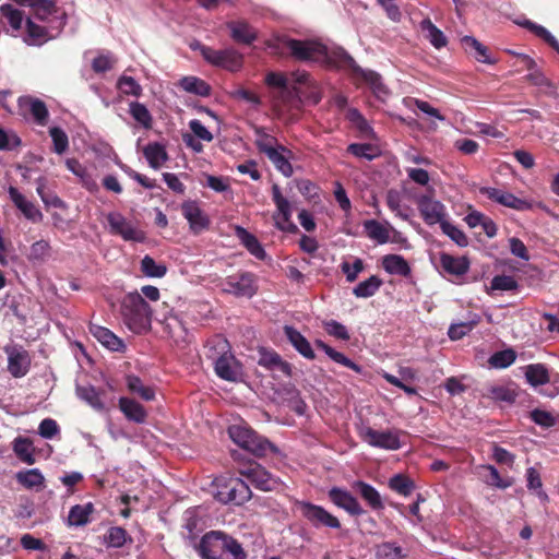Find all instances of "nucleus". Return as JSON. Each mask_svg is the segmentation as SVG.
Here are the masks:
<instances>
[{
  "label": "nucleus",
  "mask_w": 559,
  "mask_h": 559,
  "mask_svg": "<svg viewBox=\"0 0 559 559\" xmlns=\"http://www.w3.org/2000/svg\"><path fill=\"white\" fill-rule=\"evenodd\" d=\"M285 47L292 56L301 61H311L325 64L330 68L348 70L355 76L356 69L360 68L343 48H329L316 40H298L287 38Z\"/></svg>",
  "instance_id": "nucleus-1"
},
{
  "label": "nucleus",
  "mask_w": 559,
  "mask_h": 559,
  "mask_svg": "<svg viewBox=\"0 0 559 559\" xmlns=\"http://www.w3.org/2000/svg\"><path fill=\"white\" fill-rule=\"evenodd\" d=\"M198 551L202 559H246V554L236 539L216 531L202 537Z\"/></svg>",
  "instance_id": "nucleus-2"
},
{
  "label": "nucleus",
  "mask_w": 559,
  "mask_h": 559,
  "mask_svg": "<svg viewBox=\"0 0 559 559\" xmlns=\"http://www.w3.org/2000/svg\"><path fill=\"white\" fill-rule=\"evenodd\" d=\"M123 324L133 333L142 334L151 329L152 310L136 292L129 293L120 301Z\"/></svg>",
  "instance_id": "nucleus-3"
},
{
  "label": "nucleus",
  "mask_w": 559,
  "mask_h": 559,
  "mask_svg": "<svg viewBox=\"0 0 559 559\" xmlns=\"http://www.w3.org/2000/svg\"><path fill=\"white\" fill-rule=\"evenodd\" d=\"M229 345L225 338L215 341L211 347L209 357L214 360L215 373L223 380L237 382L242 376L241 366L228 349Z\"/></svg>",
  "instance_id": "nucleus-4"
},
{
  "label": "nucleus",
  "mask_w": 559,
  "mask_h": 559,
  "mask_svg": "<svg viewBox=\"0 0 559 559\" xmlns=\"http://www.w3.org/2000/svg\"><path fill=\"white\" fill-rule=\"evenodd\" d=\"M228 435L236 444L254 456L262 457L274 451V447L269 440L247 426L233 425L228 428Z\"/></svg>",
  "instance_id": "nucleus-5"
},
{
  "label": "nucleus",
  "mask_w": 559,
  "mask_h": 559,
  "mask_svg": "<svg viewBox=\"0 0 559 559\" xmlns=\"http://www.w3.org/2000/svg\"><path fill=\"white\" fill-rule=\"evenodd\" d=\"M214 485L216 487L214 497L222 503L231 502L241 506L252 497L248 483L240 478L219 477L215 479Z\"/></svg>",
  "instance_id": "nucleus-6"
},
{
  "label": "nucleus",
  "mask_w": 559,
  "mask_h": 559,
  "mask_svg": "<svg viewBox=\"0 0 559 559\" xmlns=\"http://www.w3.org/2000/svg\"><path fill=\"white\" fill-rule=\"evenodd\" d=\"M300 514L316 528H340L341 522L323 507L300 501L297 503Z\"/></svg>",
  "instance_id": "nucleus-7"
},
{
  "label": "nucleus",
  "mask_w": 559,
  "mask_h": 559,
  "mask_svg": "<svg viewBox=\"0 0 559 559\" xmlns=\"http://www.w3.org/2000/svg\"><path fill=\"white\" fill-rule=\"evenodd\" d=\"M107 222L110 233L120 236L126 241L143 242L145 240L144 231L119 212L108 213Z\"/></svg>",
  "instance_id": "nucleus-8"
},
{
  "label": "nucleus",
  "mask_w": 559,
  "mask_h": 559,
  "mask_svg": "<svg viewBox=\"0 0 559 559\" xmlns=\"http://www.w3.org/2000/svg\"><path fill=\"white\" fill-rule=\"evenodd\" d=\"M272 200L276 205V213L273 215L275 227L282 231L295 233L297 226L292 222L293 209L290 202L282 194L277 185L272 187Z\"/></svg>",
  "instance_id": "nucleus-9"
},
{
  "label": "nucleus",
  "mask_w": 559,
  "mask_h": 559,
  "mask_svg": "<svg viewBox=\"0 0 559 559\" xmlns=\"http://www.w3.org/2000/svg\"><path fill=\"white\" fill-rule=\"evenodd\" d=\"M239 474L247 478L257 489L263 491L275 490L280 485L278 479L258 463H248L240 467Z\"/></svg>",
  "instance_id": "nucleus-10"
},
{
  "label": "nucleus",
  "mask_w": 559,
  "mask_h": 559,
  "mask_svg": "<svg viewBox=\"0 0 559 559\" xmlns=\"http://www.w3.org/2000/svg\"><path fill=\"white\" fill-rule=\"evenodd\" d=\"M201 55L211 64L229 71H237L242 64V56L231 48L215 50L207 46H201Z\"/></svg>",
  "instance_id": "nucleus-11"
},
{
  "label": "nucleus",
  "mask_w": 559,
  "mask_h": 559,
  "mask_svg": "<svg viewBox=\"0 0 559 559\" xmlns=\"http://www.w3.org/2000/svg\"><path fill=\"white\" fill-rule=\"evenodd\" d=\"M359 436L362 441L374 448L391 451L401 448L399 433L393 430L379 431L371 427H362L359 431Z\"/></svg>",
  "instance_id": "nucleus-12"
},
{
  "label": "nucleus",
  "mask_w": 559,
  "mask_h": 559,
  "mask_svg": "<svg viewBox=\"0 0 559 559\" xmlns=\"http://www.w3.org/2000/svg\"><path fill=\"white\" fill-rule=\"evenodd\" d=\"M222 289L238 297L250 298L257 293L255 277L249 272L228 276L222 282Z\"/></svg>",
  "instance_id": "nucleus-13"
},
{
  "label": "nucleus",
  "mask_w": 559,
  "mask_h": 559,
  "mask_svg": "<svg viewBox=\"0 0 559 559\" xmlns=\"http://www.w3.org/2000/svg\"><path fill=\"white\" fill-rule=\"evenodd\" d=\"M419 213L424 222L428 225L442 224L445 222L447 215L445 206L438 200H435L428 194L419 195L416 199Z\"/></svg>",
  "instance_id": "nucleus-14"
},
{
  "label": "nucleus",
  "mask_w": 559,
  "mask_h": 559,
  "mask_svg": "<svg viewBox=\"0 0 559 559\" xmlns=\"http://www.w3.org/2000/svg\"><path fill=\"white\" fill-rule=\"evenodd\" d=\"M8 355V370L14 378L24 377L31 366L28 353L21 346H7L4 348Z\"/></svg>",
  "instance_id": "nucleus-15"
},
{
  "label": "nucleus",
  "mask_w": 559,
  "mask_h": 559,
  "mask_svg": "<svg viewBox=\"0 0 559 559\" xmlns=\"http://www.w3.org/2000/svg\"><path fill=\"white\" fill-rule=\"evenodd\" d=\"M480 193L497 203L518 211L531 209V204L514 194L492 187L480 188Z\"/></svg>",
  "instance_id": "nucleus-16"
},
{
  "label": "nucleus",
  "mask_w": 559,
  "mask_h": 559,
  "mask_svg": "<svg viewBox=\"0 0 559 559\" xmlns=\"http://www.w3.org/2000/svg\"><path fill=\"white\" fill-rule=\"evenodd\" d=\"M328 496L336 507L344 509L350 515L358 516L365 513L358 500L345 489L333 487L329 490Z\"/></svg>",
  "instance_id": "nucleus-17"
},
{
  "label": "nucleus",
  "mask_w": 559,
  "mask_h": 559,
  "mask_svg": "<svg viewBox=\"0 0 559 559\" xmlns=\"http://www.w3.org/2000/svg\"><path fill=\"white\" fill-rule=\"evenodd\" d=\"M17 105L21 114H29L37 124L45 126L47 123L49 114L43 100L31 96H22L19 98Z\"/></svg>",
  "instance_id": "nucleus-18"
},
{
  "label": "nucleus",
  "mask_w": 559,
  "mask_h": 559,
  "mask_svg": "<svg viewBox=\"0 0 559 559\" xmlns=\"http://www.w3.org/2000/svg\"><path fill=\"white\" fill-rule=\"evenodd\" d=\"M182 215L189 222L193 233L199 234L210 225L209 217L200 209L197 202L189 201L182 204Z\"/></svg>",
  "instance_id": "nucleus-19"
},
{
  "label": "nucleus",
  "mask_w": 559,
  "mask_h": 559,
  "mask_svg": "<svg viewBox=\"0 0 559 559\" xmlns=\"http://www.w3.org/2000/svg\"><path fill=\"white\" fill-rule=\"evenodd\" d=\"M9 195L14 205L23 213V215L33 223H39L43 219L41 212L37 206L28 201L16 188H9Z\"/></svg>",
  "instance_id": "nucleus-20"
},
{
  "label": "nucleus",
  "mask_w": 559,
  "mask_h": 559,
  "mask_svg": "<svg viewBox=\"0 0 559 559\" xmlns=\"http://www.w3.org/2000/svg\"><path fill=\"white\" fill-rule=\"evenodd\" d=\"M354 78L368 84V86L371 88L372 93L377 98L383 100L385 97H388L389 90L382 82V79L379 73L372 70L357 68Z\"/></svg>",
  "instance_id": "nucleus-21"
},
{
  "label": "nucleus",
  "mask_w": 559,
  "mask_h": 559,
  "mask_svg": "<svg viewBox=\"0 0 559 559\" xmlns=\"http://www.w3.org/2000/svg\"><path fill=\"white\" fill-rule=\"evenodd\" d=\"M90 332L102 345L110 350L123 352L126 348L123 341L107 328L92 323L90 324Z\"/></svg>",
  "instance_id": "nucleus-22"
},
{
  "label": "nucleus",
  "mask_w": 559,
  "mask_h": 559,
  "mask_svg": "<svg viewBox=\"0 0 559 559\" xmlns=\"http://www.w3.org/2000/svg\"><path fill=\"white\" fill-rule=\"evenodd\" d=\"M301 91L298 86H284L274 95L275 105L284 109H298L301 106Z\"/></svg>",
  "instance_id": "nucleus-23"
},
{
  "label": "nucleus",
  "mask_w": 559,
  "mask_h": 559,
  "mask_svg": "<svg viewBox=\"0 0 559 559\" xmlns=\"http://www.w3.org/2000/svg\"><path fill=\"white\" fill-rule=\"evenodd\" d=\"M235 235L241 245L257 259L264 260L266 252L258 238L241 226L235 227Z\"/></svg>",
  "instance_id": "nucleus-24"
},
{
  "label": "nucleus",
  "mask_w": 559,
  "mask_h": 559,
  "mask_svg": "<svg viewBox=\"0 0 559 559\" xmlns=\"http://www.w3.org/2000/svg\"><path fill=\"white\" fill-rule=\"evenodd\" d=\"M284 333L293 347L305 358L314 359V352L309 341L295 328L286 325Z\"/></svg>",
  "instance_id": "nucleus-25"
},
{
  "label": "nucleus",
  "mask_w": 559,
  "mask_h": 559,
  "mask_svg": "<svg viewBox=\"0 0 559 559\" xmlns=\"http://www.w3.org/2000/svg\"><path fill=\"white\" fill-rule=\"evenodd\" d=\"M227 27L231 38L237 43L250 45L257 39V32L246 21H230Z\"/></svg>",
  "instance_id": "nucleus-26"
},
{
  "label": "nucleus",
  "mask_w": 559,
  "mask_h": 559,
  "mask_svg": "<svg viewBox=\"0 0 559 559\" xmlns=\"http://www.w3.org/2000/svg\"><path fill=\"white\" fill-rule=\"evenodd\" d=\"M353 488L360 495V497L368 503L372 510H382L384 504L382 502L379 491L371 485L358 480L353 484Z\"/></svg>",
  "instance_id": "nucleus-27"
},
{
  "label": "nucleus",
  "mask_w": 559,
  "mask_h": 559,
  "mask_svg": "<svg viewBox=\"0 0 559 559\" xmlns=\"http://www.w3.org/2000/svg\"><path fill=\"white\" fill-rule=\"evenodd\" d=\"M382 267L385 272L393 275L407 277L411 275L408 262L400 254H386L382 258Z\"/></svg>",
  "instance_id": "nucleus-28"
},
{
  "label": "nucleus",
  "mask_w": 559,
  "mask_h": 559,
  "mask_svg": "<svg viewBox=\"0 0 559 559\" xmlns=\"http://www.w3.org/2000/svg\"><path fill=\"white\" fill-rule=\"evenodd\" d=\"M119 408L123 413V415L131 421L142 424L146 419V411L140 403L135 402L134 400L128 397H120Z\"/></svg>",
  "instance_id": "nucleus-29"
},
{
  "label": "nucleus",
  "mask_w": 559,
  "mask_h": 559,
  "mask_svg": "<svg viewBox=\"0 0 559 559\" xmlns=\"http://www.w3.org/2000/svg\"><path fill=\"white\" fill-rule=\"evenodd\" d=\"M24 41L32 46H41L50 39L48 31L40 25L35 24L29 17L25 20Z\"/></svg>",
  "instance_id": "nucleus-30"
},
{
  "label": "nucleus",
  "mask_w": 559,
  "mask_h": 559,
  "mask_svg": "<svg viewBox=\"0 0 559 559\" xmlns=\"http://www.w3.org/2000/svg\"><path fill=\"white\" fill-rule=\"evenodd\" d=\"M440 265L444 272L456 276L464 275L469 269V262L466 258H457L448 253L440 255Z\"/></svg>",
  "instance_id": "nucleus-31"
},
{
  "label": "nucleus",
  "mask_w": 559,
  "mask_h": 559,
  "mask_svg": "<svg viewBox=\"0 0 559 559\" xmlns=\"http://www.w3.org/2000/svg\"><path fill=\"white\" fill-rule=\"evenodd\" d=\"M364 228L371 240H374L380 245L390 241V229H392L390 224L386 223V225H384L376 219H368L364 222Z\"/></svg>",
  "instance_id": "nucleus-32"
},
{
  "label": "nucleus",
  "mask_w": 559,
  "mask_h": 559,
  "mask_svg": "<svg viewBox=\"0 0 559 559\" xmlns=\"http://www.w3.org/2000/svg\"><path fill=\"white\" fill-rule=\"evenodd\" d=\"M163 324L164 331L176 344L186 342L187 329L177 316L166 317Z\"/></svg>",
  "instance_id": "nucleus-33"
},
{
  "label": "nucleus",
  "mask_w": 559,
  "mask_h": 559,
  "mask_svg": "<svg viewBox=\"0 0 559 559\" xmlns=\"http://www.w3.org/2000/svg\"><path fill=\"white\" fill-rule=\"evenodd\" d=\"M75 392L80 400L87 403L95 411L102 412L105 409L100 393L93 385H76Z\"/></svg>",
  "instance_id": "nucleus-34"
},
{
  "label": "nucleus",
  "mask_w": 559,
  "mask_h": 559,
  "mask_svg": "<svg viewBox=\"0 0 559 559\" xmlns=\"http://www.w3.org/2000/svg\"><path fill=\"white\" fill-rule=\"evenodd\" d=\"M94 511L93 503L76 504L70 509L68 523L71 526H83L88 523L90 515Z\"/></svg>",
  "instance_id": "nucleus-35"
},
{
  "label": "nucleus",
  "mask_w": 559,
  "mask_h": 559,
  "mask_svg": "<svg viewBox=\"0 0 559 559\" xmlns=\"http://www.w3.org/2000/svg\"><path fill=\"white\" fill-rule=\"evenodd\" d=\"M420 28L425 33V37L435 48L440 49L447 46L448 40L443 32L440 31L429 19L421 21Z\"/></svg>",
  "instance_id": "nucleus-36"
},
{
  "label": "nucleus",
  "mask_w": 559,
  "mask_h": 559,
  "mask_svg": "<svg viewBox=\"0 0 559 559\" xmlns=\"http://www.w3.org/2000/svg\"><path fill=\"white\" fill-rule=\"evenodd\" d=\"M179 86L188 93L202 97L209 96L211 93L210 85L197 76H183L179 81Z\"/></svg>",
  "instance_id": "nucleus-37"
},
{
  "label": "nucleus",
  "mask_w": 559,
  "mask_h": 559,
  "mask_svg": "<svg viewBox=\"0 0 559 559\" xmlns=\"http://www.w3.org/2000/svg\"><path fill=\"white\" fill-rule=\"evenodd\" d=\"M143 153L150 166L154 169H158L168 159L165 147L159 143L147 144Z\"/></svg>",
  "instance_id": "nucleus-38"
},
{
  "label": "nucleus",
  "mask_w": 559,
  "mask_h": 559,
  "mask_svg": "<svg viewBox=\"0 0 559 559\" xmlns=\"http://www.w3.org/2000/svg\"><path fill=\"white\" fill-rule=\"evenodd\" d=\"M316 346L322 349L333 361L343 365L357 373L361 372L362 368L359 365L347 358L344 354L335 350L324 342L318 340L316 341Z\"/></svg>",
  "instance_id": "nucleus-39"
},
{
  "label": "nucleus",
  "mask_w": 559,
  "mask_h": 559,
  "mask_svg": "<svg viewBox=\"0 0 559 559\" xmlns=\"http://www.w3.org/2000/svg\"><path fill=\"white\" fill-rule=\"evenodd\" d=\"M525 378L533 386L543 385L549 382L547 368L542 364L528 365L525 370Z\"/></svg>",
  "instance_id": "nucleus-40"
},
{
  "label": "nucleus",
  "mask_w": 559,
  "mask_h": 559,
  "mask_svg": "<svg viewBox=\"0 0 559 559\" xmlns=\"http://www.w3.org/2000/svg\"><path fill=\"white\" fill-rule=\"evenodd\" d=\"M0 12L13 31H21L23 28L26 19H24L21 10L5 3L0 7Z\"/></svg>",
  "instance_id": "nucleus-41"
},
{
  "label": "nucleus",
  "mask_w": 559,
  "mask_h": 559,
  "mask_svg": "<svg viewBox=\"0 0 559 559\" xmlns=\"http://www.w3.org/2000/svg\"><path fill=\"white\" fill-rule=\"evenodd\" d=\"M284 152H286V148L283 145H278V148L266 157L283 176L288 178L293 175L294 170L292 164L284 155Z\"/></svg>",
  "instance_id": "nucleus-42"
},
{
  "label": "nucleus",
  "mask_w": 559,
  "mask_h": 559,
  "mask_svg": "<svg viewBox=\"0 0 559 559\" xmlns=\"http://www.w3.org/2000/svg\"><path fill=\"white\" fill-rule=\"evenodd\" d=\"M382 285V280L377 275L370 276L368 280L359 283L354 287L353 294L357 298H369L373 296Z\"/></svg>",
  "instance_id": "nucleus-43"
},
{
  "label": "nucleus",
  "mask_w": 559,
  "mask_h": 559,
  "mask_svg": "<svg viewBox=\"0 0 559 559\" xmlns=\"http://www.w3.org/2000/svg\"><path fill=\"white\" fill-rule=\"evenodd\" d=\"M377 559H404L406 552L394 542H384L377 546Z\"/></svg>",
  "instance_id": "nucleus-44"
},
{
  "label": "nucleus",
  "mask_w": 559,
  "mask_h": 559,
  "mask_svg": "<svg viewBox=\"0 0 559 559\" xmlns=\"http://www.w3.org/2000/svg\"><path fill=\"white\" fill-rule=\"evenodd\" d=\"M486 395L491 400L510 404L513 403L516 399V393L514 390L502 384L489 385L486 389Z\"/></svg>",
  "instance_id": "nucleus-45"
},
{
  "label": "nucleus",
  "mask_w": 559,
  "mask_h": 559,
  "mask_svg": "<svg viewBox=\"0 0 559 559\" xmlns=\"http://www.w3.org/2000/svg\"><path fill=\"white\" fill-rule=\"evenodd\" d=\"M13 451L22 462L26 464L35 462L32 442L27 438L17 437L13 442Z\"/></svg>",
  "instance_id": "nucleus-46"
},
{
  "label": "nucleus",
  "mask_w": 559,
  "mask_h": 559,
  "mask_svg": "<svg viewBox=\"0 0 559 559\" xmlns=\"http://www.w3.org/2000/svg\"><path fill=\"white\" fill-rule=\"evenodd\" d=\"M127 386L132 393L138 394L144 401H152L155 397L153 388L144 385L136 376L127 377Z\"/></svg>",
  "instance_id": "nucleus-47"
},
{
  "label": "nucleus",
  "mask_w": 559,
  "mask_h": 559,
  "mask_svg": "<svg viewBox=\"0 0 559 559\" xmlns=\"http://www.w3.org/2000/svg\"><path fill=\"white\" fill-rule=\"evenodd\" d=\"M389 487L399 495L407 497L415 489V484L409 477L396 474L390 478Z\"/></svg>",
  "instance_id": "nucleus-48"
},
{
  "label": "nucleus",
  "mask_w": 559,
  "mask_h": 559,
  "mask_svg": "<svg viewBox=\"0 0 559 559\" xmlns=\"http://www.w3.org/2000/svg\"><path fill=\"white\" fill-rule=\"evenodd\" d=\"M16 479L21 485L28 489L40 487L45 480L43 474L37 468L19 472L16 474Z\"/></svg>",
  "instance_id": "nucleus-49"
},
{
  "label": "nucleus",
  "mask_w": 559,
  "mask_h": 559,
  "mask_svg": "<svg viewBox=\"0 0 559 559\" xmlns=\"http://www.w3.org/2000/svg\"><path fill=\"white\" fill-rule=\"evenodd\" d=\"M257 139L255 144L261 153H263L265 156L270 155L272 152L278 148L277 140L265 133L261 129L255 130Z\"/></svg>",
  "instance_id": "nucleus-50"
},
{
  "label": "nucleus",
  "mask_w": 559,
  "mask_h": 559,
  "mask_svg": "<svg viewBox=\"0 0 559 559\" xmlns=\"http://www.w3.org/2000/svg\"><path fill=\"white\" fill-rule=\"evenodd\" d=\"M141 271L148 277H163L167 267L164 264L156 263L152 257L145 255L141 261Z\"/></svg>",
  "instance_id": "nucleus-51"
},
{
  "label": "nucleus",
  "mask_w": 559,
  "mask_h": 559,
  "mask_svg": "<svg viewBox=\"0 0 559 559\" xmlns=\"http://www.w3.org/2000/svg\"><path fill=\"white\" fill-rule=\"evenodd\" d=\"M105 540L110 547L120 548L127 540L131 542L127 531L120 526L110 527L105 536Z\"/></svg>",
  "instance_id": "nucleus-52"
},
{
  "label": "nucleus",
  "mask_w": 559,
  "mask_h": 559,
  "mask_svg": "<svg viewBox=\"0 0 559 559\" xmlns=\"http://www.w3.org/2000/svg\"><path fill=\"white\" fill-rule=\"evenodd\" d=\"M386 205L388 207L395 212L399 217L404 221L408 219V214L402 209V194L400 191L391 189L386 192Z\"/></svg>",
  "instance_id": "nucleus-53"
},
{
  "label": "nucleus",
  "mask_w": 559,
  "mask_h": 559,
  "mask_svg": "<svg viewBox=\"0 0 559 559\" xmlns=\"http://www.w3.org/2000/svg\"><path fill=\"white\" fill-rule=\"evenodd\" d=\"M130 115L135 121L142 124L144 128H151L152 116L148 109L141 103L134 102L130 104Z\"/></svg>",
  "instance_id": "nucleus-54"
},
{
  "label": "nucleus",
  "mask_w": 559,
  "mask_h": 559,
  "mask_svg": "<svg viewBox=\"0 0 559 559\" xmlns=\"http://www.w3.org/2000/svg\"><path fill=\"white\" fill-rule=\"evenodd\" d=\"M440 228L443 231V234H445L457 246L466 247L468 245L466 235L450 222H442Z\"/></svg>",
  "instance_id": "nucleus-55"
},
{
  "label": "nucleus",
  "mask_w": 559,
  "mask_h": 559,
  "mask_svg": "<svg viewBox=\"0 0 559 559\" xmlns=\"http://www.w3.org/2000/svg\"><path fill=\"white\" fill-rule=\"evenodd\" d=\"M516 359V355L513 349H504L495 353L490 359L489 362L495 368H507L511 366Z\"/></svg>",
  "instance_id": "nucleus-56"
},
{
  "label": "nucleus",
  "mask_w": 559,
  "mask_h": 559,
  "mask_svg": "<svg viewBox=\"0 0 559 559\" xmlns=\"http://www.w3.org/2000/svg\"><path fill=\"white\" fill-rule=\"evenodd\" d=\"M530 28L536 36L544 39L549 46H551L559 53V41L551 35V33L542 25H537L531 21H526L524 24Z\"/></svg>",
  "instance_id": "nucleus-57"
},
{
  "label": "nucleus",
  "mask_w": 559,
  "mask_h": 559,
  "mask_svg": "<svg viewBox=\"0 0 559 559\" xmlns=\"http://www.w3.org/2000/svg\"><path fill=\"white\" fill-rule=\"evenodd\" d=\"M117 87L126 95L139 97L142 94L141 85L131 76L122 75L117 82Z\"/></svg>",
  "instance_id": "nucleus-58"
},
{
  "label": "nucleus",
  "mask_w": 559,
  "mask_h": 559,
  "mask_svg": "<svg viewBox=\"0 0 559 559\" xmlns=\"http://www.w3.org/2000/svg\"><path fill=\"white\" fill-rule=\"evenodd\" d=\"M530 418L543 428H550L556 424V417L550 412L535 408L530 412Z\"/></svg>",
  "instance_id": "nucleus-59"
},
{
  "label": "nucleus",
  "mask_w": 559,
  "mask_h": 559,
  "mask_svg": "<svg viewBox=\"0 0 559 559\" xmlns=\"http://www.w3.org/2000/svg\"><path fill=\"white\" fill-rule=\"evenodd\" d=\"M49 134L53 142V151L57 154L64 153L69 146V140L66 132L58 127H53L49 130Z\"/></svg>",
  "instance_id": "nucleus-60"
},
{
  "label": "nucleus",
  "mask_w": 559,
  "mask_h": 559,
  "mask_svg": "<svg viewBox=\"0 0 559 559\" xmlns=\"http://www.w3.org/2000/svg\"><path fill=\"white\" fill-rule=\"evenodd\" d=\"M323 328L326 331V333L331 336H334L343 341L349 340V333L346 326L335 320L324 321Z\"/></svg>",
  "instance_id": "nucleus-61"
},
{
  "label": "nucleus",
  "mask_w": 559,
  "mask_h": 559,
  "mask_svg": "<svg viewBox=\"0 0 559 559\" xmlns=\"http://www.w3.org/2000/svg\"><path fill=\"white\" fill-rule=\"evenodd\" d=\"M347 151L356 157L372 160L376 157L374 147L369 143H353L348 145Z\"/></svg>",
  "instance_id": "nucleus-62"
},
{
  "label": "nucleus",
  "mask_w": 559,
  "mask_h": 559,
  "mask_svg": "<svg viewBox=\"0 0 559 559\" xmlns=\"http://www.w3.org/2000/svg\"><path fill=\"white\" fill-rule=\"evenodd\" d=\"M116 63V58L110 53H102L94 58L92 62V69L96 73H104L106 71H109L112 69L114 64Z\"/></svg>",
  "instance_id": "nucleus-63"
},
{
  "label": "nucleus",
  "mask_w": 559,
  "mask_h": 559,
  "mask_svg": "<svg viewBox=\"0 0 559 559\" xmlns=\"http://www.w3.org/2000/svg\"><path fill=\"white\" fill-rule=\"evenodd\" d=\"M477 322L478 321H471L451 324L448 331V335L452 341L461 340L473 330Z\"/></svg>",
  "instance_id": "nucleus-64"
}]
</instances>
